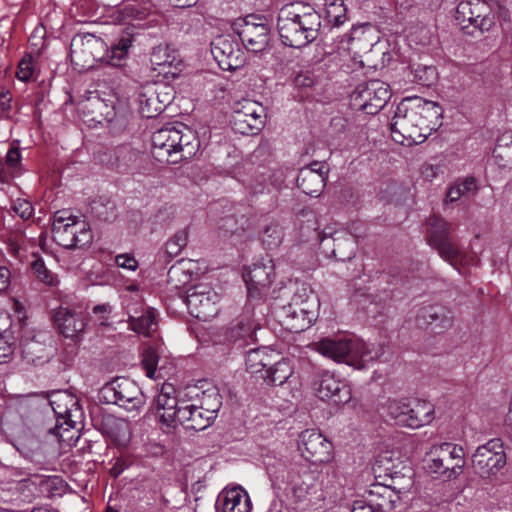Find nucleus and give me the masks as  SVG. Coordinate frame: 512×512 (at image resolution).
Instances as JSON below:
<instances>
[{"label": "nucleus", "instance_id": "8", "mask_svg": "<svg viewBox=\"0 0 512 512\" xmlns=\"http://www.w3.org/2000/svg\"><path fill=\"white\" fill-rule=\"evenodd\" d=\"M428 470L446 479H453L462 473L465 461L462 447L452 443L435 446L429 453Z\"/></svg>", "mask_w": 512, "mask_h": 512}, {"label": "nucleus", "instance_id": "13", "mask_svg": "<svg viewBox=\"0 0 512 512\" xmlns=\"http://www.w3.org/2000/svg\"><path fill=\"white\" fill-rule=\"evenodd\" d=\"M506 464L503 442L499 438L489 440L479 446L472 456V466L476 474L488 479L496 475Z\"/></svg>", "mask_w": 512, "mask_h": 512}, {"label": "nucleus", "instance_id": "55", "mask_svg": "<svg viewBox=\"0 0 512 512\" xmlns=\"http://www.w3.org/2000/svg\"><path fill=\"white\" fill-rule=\"evenodd\" d=\"M11 285V272L5 266H0V294L5 293Z\"/></svg>", "mask_w": 512, "mask_h": 512}, {"label": "nucleus", "instance_id": "1", "mask_svg": "<svg viewBox=\"0 0 512 512\" xmlns=\"http://www.w3.org/2000/svg\"><path fill=\"white\" fill-rule=\"evenodd\" d=\"M441 115L442 108L435 102L406 98L398 104L392 118V138L407 146L422 143L433 129L428 123L430 119Z\"/></svg>", "mask_w": 512, "mask_h": 512}, {"label": "nucleus", "instance_id": "7", "mask_svg": "<svg viewBox=\"0 0 512 512\" xmlns=\"http://www.w3.org/2000/svg\"><path fill=\"white\" fill-rule=\"evenodd\" d=\"M389 85L379 79L360 84L350 96L352 109L368 115L377 114L390 99Z\"/></svg>", "mask_w": 512, "mask_h": 512}, {"label": "nucleus", "instance_id": "62", "mask_svg": "<svg viewBox=\"0 0 512 512\" xmlns=\"http://www.w3.org/2000/svg\"><path fill=\"white\" fill-rule=\"evenodd\" d=\"M0 107L2 111H8L11 109V97L8 94L3 93L0 95Z\"/></svg>", "mask_w": 512, "mask_h": 512}, {"label": "nucleus", "instance_id": "31", "mask_svg": "<svg viewBox=\"0 0 512 512\" xmlns=\"http://www.w3.org/2000/svg\"><path fill=\"white\" fill-rule=\"evenodd\" d=\"M54 321L60 333L66 338L78 337L86 326L83 316L67 307H60L56 311Z\"/></svg>", "mask_w": 512, "mask_h": 512}, {"label": "nucleus", "instance_id": "38", "mask_svg": "<svg viewBox=\"0 0 512 512\" xmlns=\"http://www.w3.org/2000/svg\"><path fill=\"white\" fill-rule=\"evenodd\" d=\"M412 81L423 86H431L437 80V72L432 65L414 64L410 67Z\"/></svg>", "mask_w": 512, "mask_h": 512}, {"label": "nucleus", "instance_id": "64", "mask_svg": "<svg viewBox=\"0 0 512 512\" xmlns=\"http://www.w3.org/2000/svg\"><path fill=\"white\" fill-rule=\"evenodd\" d=\"M180 266H181V262H178L177 265H173L169 269L168 276L170 279H173L178 274V272H180L182 270Z\"/></svg>", "mask_w": 512, "mask_h": 512}, {"label": "nucleus", "instance_id": "46", "mask_svg": "<svg viewBox=\"0 0 512 512\" xmlns=\"http://www.w3.org/2000/svg\"><path fill=\"white\" fill-rule=\"evenodd\" d=\"M25 243L26 239L23 237L10 239L7 244L8 254L16 260L23 261L27 257V248Z\"/></svg>", "mask_w": 512, "mask_h": 512}, {"label": "nucleus", "instance_id": "56", "mask_svg": "<svg viewBox=\"0 0 512 512\" xmlns=\"http://www.w3.org/2000/svg\"><path fill=\"white\" fill-rule=\"evenodd\" d=\"M18 163L19 162H8V161L0 162V180L2 182H9L11 177H10V175H8L7 171L14 169Z\"/></svg>", "mask_w": 512, "mask_h": 512}, {"label": "nucleus", "instance_id": "24", "mask_svg": "<svg viewBox=\"0 0 512 512\" xmlns=\"http://www.w3.org/2000/svg\"><path fill=\"white\" fill-rule=\"evenodd\" d=\"M49 405L57 418V428L63 425L73 428L82 415L78 399L66 391L53 392L49 396Z\"/></svg>", "mask_w": 512, "mask_h": 512}, {"label": "nucleus", "instance_id": "26", "mask_svg": "<svg viewBox=\"0 0 512 512\" xmlns=\"http://www.w3.org/2000/svg\"><path fill=\"white\" fill-rule=\"evenodd\" d=\"M453 322V313L445 306L434 305L423 307L417 314V323L419 326L431 327V329L437 333L450 329Z\"/></svg>", "mask_w": 512, "mask_h": 512}, {"label": "nucleus", "instance_id": "15", "mask_svg": "<svg viewBox=\"0 0 512 512\" xmlns=\"http://www.w3.org/2000/svg\"><path fill=\"white\" fill-rule=\"evenodd\" d=\"M106 43L93 34H77L70 44V57L73 64L81 68H90L94 62L105 57Z\"/></svg>", "mask_w": 512, "mask_h": 512}, {"label": "nucleus", "instance_id": "22", "mask_svg": "<svg viewBox=\"0 0 512 512\" xmlns=\"http://www.w3.org/2000/svg\"><path fill=\"white\" fill-rule=\"evenodd\" d=\"M238 38L245 49L252 53L266 51L270 43V27L265 22L245 20L236 28Z\"/></svg>", "mask_w": 512, "mask_h": 512}, {"label": "nucleus", "instance_id": "11", "mask_svg": "<svg viewBox=\"0 0 512 512\" xmlns=\"http://www.w3.org/2000/svg\"><path fill=\"white\" fill-rule=\"evenodd\" d=\"M101 392L108 403L116 404L127 411H137L145 403L140 387L125 377H118L107 383Z\"/></svg>", "mask_w": 512, "mask_h": 512}, {"label": "nucleus", "instance_id": "53", "mask_svg": "<svg viewBox=\"0 0 512 512\" xmlns=\"http://www.w3.org/2000/svg\"><path fill=\"white\" fill-rule=\"evenodd\" d=\"M34 68L31 59H22L18 66L17 77L21 81H28L32 78Z\"/></svg>", "mask_w": 512, "mask_h": 512}, {"label": "nucleus", "instance_id": "16", "mask_svg": "<svg viewBox=\"0 0 512 512\" xmlns=\"http://www.w3.org/2000/svg\"><path fill=\"white\" fill-rule=\"evenodd\" d=\"M313 389L319 399L330 400L337 405L346 404L352 398L350 386L328 370L316 373Z\"/></svg>", "mask_w": 512, "mask_h": 512}, {"label": "nucleus", "instance_id": "47", "mask_svg": "<svg viewBox=\"0 0 512 512\" xmlns=\"http://www.w3.org/2000/svg\"><path fill=\"white\" fill-rule=\"evenodd\" d=\"M158 363V355L156 351L149 347L143 353L142 364L149 378H153Z\"/></svg>", "mask_w": 512, "mask_h": 512}, {"label": "nucleus", "instance_id": "54", "mask_svg": "<svg viewBox=\"0 0 512 512\" xmlns=\"http://www.w3.org/2000/svg\"><path fill=\"white\" fill-rule=\"evenodd\" d=\"M115 262L118 267L130 270V271H135L138 267V262L136 261V259L127 254L118 255L115 259Z\"/></svg>", "mask_w": 512, "mask_h": 512}, {"label": "nucleus", "instance_id": "43", "mask_svg": "<svg viewBox=\"0 0 512 512\" xmlns=\"http://www.w3.org/2000/svg\"><path fill=\"white\" fill-rule=\"evenodd\" d=\"M188 234L185 230L177 231L165 245V253L169 259L180 254L187 244Z\"/></svg>", "mask_w": 512, "mask_h": 512}, {"label": "nucleus", "instance_id": "21", "mask_svg": "<svg viewBox=\"0 0 512 512\" xmlns=\"http://www.w3.org/2000/svg\"><path fill=\"white\" fill-rule=\"evenodd\" d=\"M185 401L174 395V389L171 385L162 387L154 402L155 414L163 430L170 431L177 427V420L180 416L178 411Z\"/></svg>", "mask_w": 512, "mask_h": 512}, {"label": "nucleus", "instance_id": "27", "mask_svg": "<svg viewBox=\"0 0 512 512\" xmlns=\"http://www.w3.org/2000/svg\"><path fill=\"white\" fill-rule=\"evenodd\" d=\"M287 484L296 502L311 501V496L317 492L314 475L307 469H291Z\"/></svg>", "mask_w": 512, "mask_h": 512}, {"label": "nucleus", "instance_id": "44", "mask_svg": "<svg viewBox=\"0 0 512 512\" xmlns=\"http://www.w3.org/2000/svg\"><path fill=\"white\" fill-rule=\"evenodd\" d=\"M16 349V340L12 332L5 328L0 333V363L8 359Z\"/></svg>", "mask_w": 512, "mask_h": 512}, {"label": "nucleus", "instance_id": "37", "mask_svg": "<svg viewBox=\"0 0 512 512\" xmlns=\"http://www.w3.org/2000/svg\"><path fill=\"white\" fill-rule=\"evenodd\" d=\"M31 254L35 257L31 262V268L37 279L47 286L57 287L60 282L58 276L46 267L44 261L34 251Z\"/></svg>", "mask_w": 512, "mask_h": 512}, {"label": "nucleus", "instance_id": "48", "mask_svg": "<svg viewBox=\"0 0 512 512\" xmlns=\"http://www.w3.org/2000/svg\"><path fill=\"white\" fill-rule=\"evenodd\" d=\"M140 150L132 147L130 144H121L114 148V157L116 160H131L140 157Z\"/></svg>", "mask_w": 512, "mask_h": 512}, {"label": "nucleus", "instance_id": "36", "mask_svg": "<svg viewBox=\"0 0 512 512\" xmlns=\"http://www.w3.org/2000/svg\"><path fill=\"white\" fill-rule=\"evenodd\" d=\"M293 374V366L287 358H282L266 370L264 377L268 384L280 386L284 384Z\"/></svg>", "mask_w": 512, "mask_h": 512}, {"label": "nucleus", "instance_id": "17", "mask_svg": "<svg viewBox=\"0 0 512 512\" xmlns=\"http://www.w3.org/2000/svg\"><path fill=\"white\" fill-rule=\"evenodd\" d=\"M299 450L302 456L312 464L328 463L333 457L332 443L319 431L305 430L299 436Z\"/></svg>", "mask_w": 512, "mask_h": 512}, {"label": "nucleus", "instance_id": "45", "mask_svg": "<svg viewBox=\"0 0 512 512\" xmlns=\"http://www.w3.org/2000/svg\"><path fill=\"white\" fill-rule=\"evenodd\" d=\"M264 351L261 349H250L246 355V366L251 373L261 371L267 366L263 360Z\"/></svg>", "mask_w": 512, "mask_h": 512}, {"label": "nucleus", "instance_id": "6", "mask_svg": "<svg viewBox=\"0 0 512 512\" xmlns=\"http://www.w3.org/2000/svg\"><path fill=\"white\" fill-rule=\"evenodd\" d=\"M455 20L466 34H482L495 25V15L486 0H462L455 11Z\"/></svg>", "mask_w": 512, "mask_h": 512}, {"label": "nucleus", "instance_id": "30", "mask_svg": "<svg viewBox=\"0 0 512 512\" xmlns=\"http://www.w3.org/2000/svg\"><path fill=\"white\" fill-rule=\"evenodd\" d=\"M203 409L198 404L191 401H185L180 407V414L177 420V426L181 425L186 430L202 431L209 427L213 421L203 413Z\"/></svg>", "mask_w": 512, "mask_h": 512}, {"label": "nucleus", "instance_id": "41", "mask_svg": "<svg viewBox=\"0 0 512 512\" xmlns=\"http://www.w3.org/2000/svg\"><path fill=\"white\" fill-rule=\"evenodd\" d=\"M261 242L267 249H275L279 247L284 239L283 227L278 223L267 225L262 234Z\"/></svg>", "mask_w": 512, "mask_h": 512}, {"label": "nucleus", "instance_id": "39", "mask_svg": "<svg viewBox=\"0 0 512 512\" xmlns=\"http://www.w3.org/2000/svg\"><path fill=\"white\" fill-rule=\"evenodd\" d=\"M325 13L329 23L335 27L341 26L347 19L343 0H326Z\"/></svg>", "mask_w": 512, "mask_h": 512}, {"label": "nucleus", "instance_id": "12", "mask_svg": "<svg viewBox=\"0 0 512 512\" xmlns=\"http://www.w3.org/2000/svg\"><path fill=\"white\" fill-rule=\"evenodd\" d=\"M266 121L264 106L252 99H242L233 105L232 126L235 132L254 135L260 132Z\"/></svg>", "mask_w": 512, "mask_h": 512}, {"label": "nucleus", "instance_id": "60", "mask_svg": "<svg viewBox=\"0 0 512 512\" xmlns=\"http://www.w3.org/2000/svg\"><path fill=\"white\" fill-rule=\"evenodd\" d=\"M460 185L467 192H471L476 189L475 179L473 177H466L461 182Z\"/></svg>", "mask_w": 512, "mask_h": 512}, {"label": "nucleus", "instance_id": "29", "mask_svg": "<svg viewBox=\"0 0 512 512\" xmlns=\"http://www.w3.org/2000/svg\"><path fill=\"white\" fill-rule=\"evenodd\" d=\"M161 93L155 84L147 85L142 88L138 95L139 110L143 117L153 118L160 114L165 105L170 103V97L165 95L160 98Z\"/></svg>", "mask_w": 512, "mask_h": 512}, {"label": "nucleus", "instance_id": "3", "mask_svg": "<svg viewBox=\"0 0 512 512\" xmlns=\"http://www.w3.org/2000/svg\"><path fill=\"white\" fill-rule=\"evenodd\" d=\"M314 349L337 363H345L357 369L366 367L383 354L380 345L368 344L360 339L325 338L314 343Z\"/></svg>", "mask_w": 512, "mask_h": 512}, {"label": "nucleus", "instance_id": "19", "mask_svg": "<svg viewBox=\"0 0 512 512\" xmlns=\"http://www.w3.org/2000/svg\"><path fill=\"white\" fill-rule=\"evenodd\" d=\"M211 53L223 70H236L245 62L239 43L232 35L216 37L211 44Z\"/></svg>", "mask_w": 512, "mask_h": 512}, {"label": "nucleus", "instance_id": "32", "mask_svg": "<svg viewBox=\"0 0 512 512\" xmlns=\"http://www.w3.org/2000/svg\"><path fill=\"white\" fill-rule=\"evenodd\" d=\"M147 13L132 4H125L112 11L110 18L114 24L127 25L126 36L132 37L136 28L143 25L141 22L145 19Z\"/></svg>", "mask_w": 512, "mask_h": 512}, {"label": "nucleus", "instance_id": "23", "mask_svg": "<svg viewBox=\"0 0 512 512\" xmlns=\"http://www.w3.org/2000/svg\"><path fill=\"white\" fill-rule=\"evenodd\" d=\"M410 480L406 486L396 488L395 486L376 483L365 493L362 499L380 512H392L400 502V494L408 491Z\"/></svg>", "mask_w": 512, "mask_h": 512}, {"label": "nucleus", "instance_id": "61", "mask_svg": "<svg viewBox=\"0 0 512 512\" xmlns=\"http://www.w3.org/2000/svg\"><path fill=\"white\" fill-rule=\"evenodd\" d=\"M461 197V193L459 192L458 188H455L454 186L450 187V189L447 192V202H455Z\"/></svg>", "mask_w": 512, "mask_h": 512}, {"label": "nucleus", "instance_id": "33", "mask_svg": "<svg viewBox=\"0 0 512 512\" xmlns=\"http://www.w3.org/2000/svg\"><path fill=\"white\" fill-rule=\"evenodd\" d=\"M260 325L250 316H243L238 323L230 329L229 337L234 341L243 340L245 344L256 341V331Z\"/></svg>", "mask_w": 512, "mask_h": 512}, {"label": "nucleus", "instance_id": "34", "mask_svg": "<svg viewBox=\"0 0 512 512\" xmlns=\"http://www.w3.org/2000/svg\"><path fill=\"white\" fill-rule=\"evenodd\" d=\"M128 323L132 331L144 336H150L157 328L156 311L152 308H147L139 316H130Z\"/></svg>", "mask_w": 512, "mask_h": 512}, {"label": "nucleus", "instance_id": "10", "mask_svg": "<svg viewBox=\"0 0 512 512\" xmlns=\"http://www.w3.org/2000/svg\"><path fill=\"white\" fill-rule=\"evenodd\" d=\"M428 240L440 257L457 267L463 262V252L450 237L451 225L444 219L432 216L428 219Z\"/></svg>", "mask_w": 512, "mask_h": 512}, {"label": "nucleus", "instance_id": "9", "mask_svg": "<svg viewBox=\"0 0 512 512\" xmlns=\"http://www.w3.org/2000/svg\"><path fill=\"white\" fill-rule=\"evenodd\" d=\"M52 233L55 242L67 249L83 247L92 240L88 224L78 217H54Z\"/></svg>", "mask_w": 512, "mask_h": 512}, {"label": "nucleus", "instance_id": "14", "mask_svg": "<svg viewBox=\"0 0 512 512\" xmlns=\"http://www.w3.org/2000/svg\"><path fill=\"white\" fill-rule=\"evenodd\" d=\"M220 295L208 284H198L186 292L185 303L189 313L202 321H209L219 312Z\"/></svg>", "mask_w": 512, "mask_h": 512}, {"label": "nucleus", "instance_id": "20", "mask_svg": "<svg viewBox=\"0 0 512 512\" xmlns=\"http://www.w3.org/2000/svg\"><path fill=\"white\" fill-rule=\"evenodd\" d=\"M183 125L166 126L156 131L152 136V150L154 160L168 158L172 153L183 151V140L187 135L183 134Z\"/></svg>", "mask_w": 512, "mask_h": 512}, {"label": "nucleus", "instance_id": "25", "mask_svg": "<svg viewBox=\"0 0 512 512\" xmlns=\"http://www.w3.org/2000/svg\"><path fill=\"white\" fill-rule=\"evenodd\" d=\"M329 172L327 162H309L300 169L297 184L305 194L318 196L323 190Z\"/></svg>", "mask_w": 512, "mask_h": 512}, {"label": "nucleus", "instance_id": "59", "mask_svg": "<svg viewBox=\"0 0 512 512\" xmlns=\"http://www.w3.org/2000/svg\"><path fill=\"white\" fill-rule=\"evenodd\" d=\"M174 7L186 8L191 7L197 3L198 0H168Z\"/></svg>", "mask_w": 512, "mask_h": 512}, {"label": "nucleus", "instance_id": "35", "mask_svg": "<svg viewBox=\"0 0 512 512\" xmlns=\"http://www.w3.org/2000/svg\"><path fill=\"white\" fill-rule=\"evenodd\" d=\"M131 44L132 37L123 36L116 44L112 45L110 49L106 46L105 57H103L102 62L114 67L121 66L122 62L127 57L128 49L131 47Z\"/></svg>", "mask_w": 512, "mask_h": 512}, {"label": "nucleus", "instance_id": "50", "mask_svg": "<svg viewBox=\"0 0 512 512\" xmlns=\"http://www.w3.org/2000/svg\"><path fill=\"white\" fill-rule=\"evenodd\" d=\"M13 211L22 219H29L33 214L31 203L24 199H17L12 205Z\"/></svg>", "mask_w": 512, "mask_h": 512}, {"label": "nucleus", "instance_id": "57", "mask_svg": "<svg viewBox=\"0 0 512 512\" xmlns=\"http://www.w3.org/2000/svg\"><path fill=\"white\" fill-rule=\"evenodd\" d=\"M128 464L123 459H117L115 464L111 468V474L114 477L119 476L126 468Z\"/></svg>", "mask_w": 512, "mask_h": 512}, {"label": "nucleus", "instance_id": "51", "mask_svg": "<svg viewBox=\"0 0 512 512\" xmlns=\"http://www.w3.org/2000/svg\"><path fill=\"white\" fill-rule=\"evenodd\" d=\"M348 119L344 116L337 115L330 121V131L334 135H342L348 131Z\"/></svg>", "mask_w": 512, "mask_h": 512}, {"label": "nucleus", "instance_id": "52", "mask_svg": "<svg viewBox=\"0 0 512 512\" xmlns=\"http://www.w3.org/2000/svg\"><path fill=\"white\" fill-rule=\"evenodd\" d=\"M333 242L335 243L334 244V248L332 250V254L334 257L340 259V260H344V259H350L352 256H354V253H355V241L354 240H351L349 239L348 242H349V246H350V249H349V252L344 255L341 253L340 251V248L342 246V242L340 241V238L339 237H333L332 238Z\"/></svg>", "mask_w": 512, "mask_h": 512}, {"label": "nucleus", "instance_id": "5", "mask_svg": "<svg viewBox=\"0 0 512 512\" xmlns=\"http://www.w3.org/2000/svg\"><path fill=\"white\" fill-rule=\"evenodd\" d=\"M385 409L396 424L412 429L429 424L434 417V406L426 400L389 399Z\"/></svg>", "mask_w": 512, "mask_h": 512}, {"label": "nucleus", "instance_id": "28", "mask_svg": "<svg viewBox=\"0 0 512 512\" xmlns=\"http://www.w3.org/2000/svg\"><path fill=\"white\" fill-rule=\"evenodd\" d=\"M216 512H251L248 493L241 487L225 489L219 493L215 503Z\"/></svg>", "mask_w": 512, "mask_h": 512}, {"label": "nucleus", "instance_id": "40", "mask_svg": "<svg viewBox=\"0 0 512 512\" xmlns=\"http://www.w3.org/2000/svg\"><path fill=\"white\" fill-rule=\"evenodd\" d=\"M199 402L198 406H201V409L204 411L203 413L214 421L222 405L220 394L215 390L205 391Z\"/></svg>", "mask_w": 512, "mask_h": 512}, {"label": "nucleus", "instance_id": "63", "mask_svg": "<svg viewBox=\"0 0 512 512\" xmlns=\"http://www.w3.org/2000/svg\"><path fill=\"white\" fill-rule=\"evenodd\" d=\"M21 158V154H20V150L19 148L17 147H11L8 152H7V155H6V159L5 160H8V161H11V160H20Z\"/></svg>", "mask_w": 512, "mask_h": 512}, {"label": "nucleus", "instance_id": "49", "mask_svg": "<svg viewBox=\"0 0 512 512\" xmlns=\"http://www.w3.org/2000/svg\"><path fill=\"white\" fill-rule=\"evenodd\" d=\"M113 307L108 303L98 304L93 307L92 312L96 317V321L101 326H107Z\"/></svg>", "mask_w": 512, "mask_h": 512}, {"label": "nucleus", "instance_id": "4", "mask_svg": "<svg viewBox=\"0 0 512 512\" xmlns=\"http://www.w3.org/2000/svg\"><path fill=\"white\" fill-rule=\"evenodd\" d=\"M319 302L313 293L306 289L294 294L288 305L278 311L281 325L290 332L300 333L308 329L317 318Z\"/></svg>", "mask_w": 512, "mask_h": 512}, {"label": "nucleus", "instance_id": "58", "mask_svg": "<svg viewBox=\"0 0 512 512\" xmlns=\"http://www.w3.org/2000/svg\"><path fill=\"white\" fill-rule=\"evenodd\" d=\"M438 166L437 165H431L427 164L424 166L422 170V175L426 180H431L434 178L437 174Z\"/></svg>", "mask_w": 512, "mask_h": 512}, {"label": "nucleus", "instance_id": "18", "mask_svg": "<svg viewBox=\"0 0 512 512\" xmlns=\"http://www.w3.org/2000/svg\"><path fill=\"white\" fill-rule=\"evenodd\" d=\"M273 275L274 264L270 258L257 261L245 270L243 278L247 284L248 297L256 299L267 296Z\"/></svg>", "mask_w": 512, "mask_h": 512}, {"label": "nucleus", "instance_id": "2", "mask_svg": "<svg viewBox=\"0 0 512 512\" xmlns=\"http://www.w3.org/2000/svg\"><path fill=\"white\" fill-rule=\"evenodd\" d=\"M321 16L310 5L289 3L278 13L277 29L281 42L288 47L302 48L317 39Z\"/></svg>", "mask_w": 512, "mask_h": 512}, {"label": "nucleus", "instance_id": "42", "mask_svg": "<svg viewBox=\"0 0 512 512\" xmlns=\"http://www.w3.org/2000/svg\"><path fill=\"white\" fill-rule=\"evenodd\" d=\"M493 157L496 160H512V131H505L499 136L493 149Z\"/></svg>", "mask_w": 512, "mask_h": 512}]
</instances>
